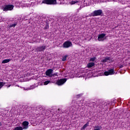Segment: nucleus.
Returning <instances> with one entry per match:
<instances>
[{
    "instance_id": "nucleus-1",
    "label": "nucleus",
    "mask_w": 130,
    "mask_h": 130,
    "mask_svg": "<svg viewBox=\"0 0 130 130\" xmlns=\"http://www.w3.org/2000/svg\"><path fill=\"white\" fill-rule=\"evenodd\" d=\"M103 14L102 10L100 9L98 10H95L93 13H91L89 16L90 17H97V16H101Z\"/></svg>"
},
{
    "instance_id": "nucleus-2",
    "label": "nucleus",
    "mask_w": 130,
    "mask_h": 130,
    "mask_svg": "<svg viewBox=\"0 0 130 130\" xmlns=\"http://www.w3.org/2000/svg\"><path fill=\"white\" fill-rule=\"evenodd\" d=\"M42 4L46 5H56V0H43Z\"/></svg>"
},
{
    "instance_id": "nucleus-3",
    "label": "nucleus",
    "mask_w": 130,
    "mask_h": 130,
    "mask_svg": "<svg viewBox=\"0 0 130 130\" xmlns=\"http://www.w3.org/2000/svg\"><path fill=\"white\" fill-rule=\"evenodd\" d=\"M13 9H14V5H5L2 8V10L4 11H12Z\"/></svg>"
},
{
    "instance_id": "nucleus-4",
    "label": "nucleus",
    "mask_w": 130,
    "mask_h": 130,
    "mask_svg": "<svg viewBox=\"0 0 130 130\" xmlns=\"http://www.w3.org/2000/svg\"><path fill=\"white\" fill-rule=\"evenodd\" d=\"M45 49H46V46H40L36 49V52H41V51H44Z\"/></svg>"
},
{
    "instance_id": "nucleus-5",
    "label": "nucleus",
    "mask_w": 130,
    "mask_h": 130,
    "mask_svg": "<svg viewBox=\"0 0 130 130\" xmlns=\"http://www.w3.org/2000/svg\"><path fill=\"white\" fill-rule=\"evenodd\" d=\"M72 46H73V44L70 41L64 42L63 44V47L64 48H69V47H71Z\"/></svg>"
},
{
    "instance_id": "nucleus-6",
    "label": "nucleus",
    "mask_w": 130,
    "mask_h": 130,
    "mask_svg": "<svg viewBox=\"0 0 130 130\" xmlns=\"http://www.w3.org/2000/svg\"><path fill=\"white\" fill-rule=\"evenodd\" d=\"M67 78L61 79L57 82V84L58 86H61V85H63L67 82Z\"/></svg>"
},
{
    "instance_id": "nucleus-7",
    "label": "nucleus",
    "mask_w": 130,
    "mask_h": 130,
    "mask_svg": "<svg viewBox=\"0 0 130 130\" xmlns=\"http://www.w3.org/2000/svg\"><path fill=\"white\" fill-rule=\"evenodd\" d=\"M105 76H109V75H114V69L109 70L108 71L104 72Z\"/></svg>"
},
{
    "instance_id": "nucleus-8",
    "label": "nucleus",
    "mask_w": 130,
    "mask_h": 130,
    "mask_svg": "<svg viewBox=\"0 0 130 130\" xmlns=\"http://www.w3.org/2000/svg\"><path fill=\"white\" fill-rule=\"evenodd\" d=\"M106 36V34H102L99 35L98 38V40L99 41H104V37Z\"/></svg>"
},
{
    "instance_id": "nucleus-9",
    "label": "nucleus",
    "mask_w": 130,
    "mask_h": 130,
    "mask_svg": "<svg viewBox=\"0 0 130 130\" xmlns=\"http://www.w3.org/2000/svg\"><path fill=\"white\" fill-rule=\"evenodd\" d=\"M29 125V122L28 121H24L22 123V128L23 129H27Z\"/></svg>"
},
{
    "instance_id": "nucleus-10",
    "label": "nucleus",
    "mask_w": 130,
    "mask_h": 130,
    "mask_svg": "<svg viewBox=\"0 0 130 130\" xmlns=\"http://www.w3.org/2000/svg\"><path fill=\"white\" fill-rule=\"evenodd\" d=\"M53 73V70L50 69L47 70L46 71L45 74H46V76H48L50 78V76H51V75Z\"/></svg>"
},
{
    "instance_id": "nucleus-11",
    "label": "nucleus",
    "mask_w": 130,
    "mask_h": 130,
    "mask_svg": "<svg viewBox=\"0 0 130 130\" xmlns=\"http://www.w3.org/2000/svg\"><path fill=\"white\" fill-rule=\"evenodd\" d=\"M111 58L110 57H106L103 60H102V62H107L108 60H110Z\"/></svg>"
},
{
    "instance_id": "nucleus-12",
    "label": "nucleus",
    "mask_w": 130,
    "mask_h": 130,
    "mask_svg": "<svg viewBox=\"0 0 130 130\" xmlns=\"http://www.w3.org/2000/svg\"><path fill=\"white\" fill-rule=\"evenodd\" d=\"M95 66V63L94 62H89L87 64V68H92V67H94Z\"/></svg>"
},
{
    "instance_id": "nucleus-13",
    "label": "nucleus",
    "mask_w": 130,
    "mask_h": 130,
    "mask_svg": "<svg viewBox=\"0 0 130 130\" xmlns=\"http://www.w3.org/2000/svg\"><path fill=\"white\" fill-rule=\"evenodd\" d=\"M11 60V59H4V60H3L2 63H8V62H10Z\"/></svg>"
},
{
    "instance_id": "nucleus-14",
    "label": "nucleus",
    "mask_w": 130,
    "mask_h": 130,
    "mask_svg": "<svg viewBox=\"0 0 130 130\" xmlns=\"http://www.w3.org/2000/svg\"><path fill=\"white\" fill-rule=\"evenodd\" d=\"M6 82H0V89L5 86Z\"/></svg>"
},
{
    "instance_id": "nucleus-15",
    "label": "nucleus",
    "mask_w": 130,
    "mask_h": 130,
    "mask_svg": "<svg viewBox=\"0 0 130 130\" xmlns=\"http://www.w3.org/2000/svg\"><path fill=\"white\" fill-rule=\"evenodd\" d=\"M48 28H49V24L48 23L46 22L44 29L47 30V29H48Z\"/></svg>"
},
{
    "instance_id": "nucleus-16",
    "label": "nucleus",
    "mask_w": 130,
    "mask_h": 130,
    "mask_svg": "<svg viewBox=\"0 0 130 130\" xmlns=\"http://www.w3.org/2000/svg\"><path fill=\"white\" fill-rule=\"evenodd\" d=\"M35 88V85H32L30 86L29 88H28L27 89H26V90H32L33 89H34Z\"/></svg>"
},
{
    "instance_id": "nucleus-17",
    "label": "nucleus",
    "mask_w": 130,
    "mask_h": 130,
    "mask_svg": "<svg viewBox=\"0 0 130 130\" xmlns=\"http://www.w3.org/2000/svg\"><path fill=\"white\" fill-rule=\"evenodd\" d=\"M94 128L101 130V128H102V127H101V126H95Z\"/></svg>"
},
{
    "instance_id": "nucleus-18",
    "label": "nucleus",
    "mask_w": 130,
    "mask_h": 130,
    "mask_svg": "<svg viewBox=\"0 0 130 130\" xmlns=\"http://www.w3.org/2000/svg\"><path fill=\"white\" fill-rule=\"evenodd\" d=\"M16 26H17V23L12 24H10V25L9 26V28H12L13 27H16Z\"/></svg>"
},
{
    "instance_id": "nucleus-19",
    "label": "nucleus",
    "mask_w": 130,
    "mask_h": 130,
    "mask_svg": "<svg viewBox=\"0 0 130 130\" xmlns=\"http://www.w3.org/2000/svg\"><path fill=\"white\" fill-rule=\"evenodd\" d=\"M87 126H88V123H86L85 124H84L81 128V129H85L87 127Z\"/></svg>"
},
{
    "instance_id": "nucleus-20",
    "label": "nucleus",
    "mask_w": 130,
    "mask_h": 130,
    "mask_svg": "<svg viewBox=\"0 0 130 130\" xmlns=\"http://www.w3.org/2000/svg\"><path fill=\"white\" fill-rule=\"evenodd\" d=\"M50 83V80H47L44 82V85H48Z\"/></svg>"
},
{
    "instance_id": "nucleus-21",
    "label": "nucleus",
    "mask_w": 130,
    "mask_h": 130,
    "mask_svg": "<svg viewBox=\"0 0 130 130\" xmlns=\"http://www.w3.org/2000/svg\"><path fill=\"white\" fill-rule=\"evenodd\" d=\"M96 59V57H93L92 58H90L89 61H94V60Z\"/></svg>"
},
{
    "instance_id": "nucleus-22",
    "label": "nucleus",
    "mask_w": 130,
    "mask_h": 130,
    "mask_svg": "<svg viewBox=\"0 0 130 130\" xmlns=\"http://www.w3.org/2000/svg\"><path fill=\"white\" fill-rule=\"evenodd\" d=\"M54 76H57V73H55L53 74H51V75L50 76V78H52V77H54Z\"/></svg>"
},
{
    "instance_id": "nucleus-23",
    "label": "nucleus",
    "mask_w": 130,
    "mask_h": 130,
    "mask_svg": "<svg viewBox=\"0 0 130 130\" xmlns=\"http://www.w3.org/2000/svg\"><path fill=\"white\" fill-rule=\"evenodd\" d=\"M26 113H25V115L27 116V115H30V112H29L28 111H27L25 112Z\"/></svg>"
},
{
    "instance_id": "nucleus-24",
    "label": "nucleus",
    "mask_w": 130,
    "mask_h": 130,
    "mask_svg": "<svg viewBox=\"0 0 130 130\" xmlns=\"http://www.w3.org/2000/svg\"><path fill=\"white\" fill-rule=\"evenodd\" d=\"M67 60V56L62 58V61H65V60Z\"/></svg>"
},
{
    "instance_id": "nucleus-25",
    "label": "nucleus",
    "mask_w": 130,
    "mask_h": 130,
    "mask_svg": "<svg viewBox=\"0 0 130 130\" xmlns=\"http://www.w3.org/2000/svg\"><path fill=\"white\" fill-rule=\"evenodd\" d=\"M76 3H78L77 1H72L71 4L72 5H75Z\"/></svg>"
},
{
    "instance_id": "nucleus-26",
    "label": "nucleus",
    "mask_w": 130,
    "mask_h": 130,
    "mask_svg": "<svg viewBox=\"0 0 130 130\" xmlns=\"http://www.w3.org/2000/svg\"><path fill=\"white\" fill-rule=\"evenodd\" d=\"M120 69H121L122 68H123V65H121L119 66Z\"/></svg>"
},
{
    "instance_id": "nucleus-27",
    "label": "nucleus",
    "mask_w": 130,
    "mask_h": 130,
    "mask_svg": "<svg viewBox=\"0 0 130 130\" xmlns=\"http://www.w3.org/2000/svg\"><path fill=\"white\" fill-rule=\"evenodd\" d=\"M0 126H2V122H0Z\"/></svg>"
},
{
    "instance_id": "nucleus-28",
    "label": "nucleus",
    "mask_w": 130,
    "mask_h": 130,
    "mask_svg": "<svg viewBox=\"0 0 130 130\" xmlns=\"http://www.w3.org/2000/svg\"><path fill=\"white\" fill-rule=\"evenodd\" d=\"M94 130H100L99 129H94Z\"/></svg>"
},
{
    "instance_id": "nucleus-29",
    "label": "nucleus",
    "mask_w": 130,
    "mask_h": 130,
    "mask_svg": "<svg viewBox=\"0 0 130 130\" xmlns=\"http://www.w3.org/2000/svg\"><path fill=\"white\" fill-rule=\"evenodd\" d=\"M8 87H11V85H9Z\"/></svg>"
}]
</instances>
